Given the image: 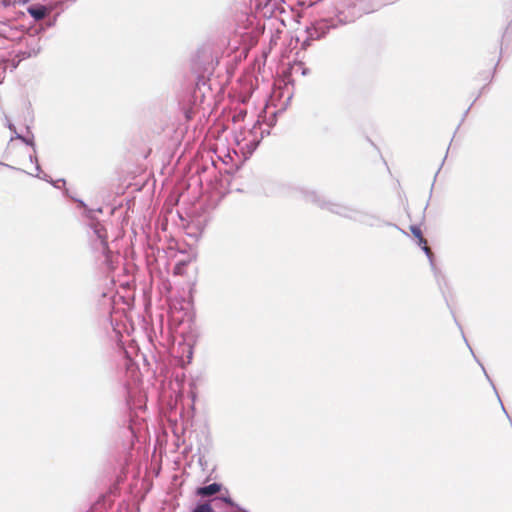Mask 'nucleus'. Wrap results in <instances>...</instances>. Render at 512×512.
<instances>
[{
  "label": "nucleus",
  "mask_w": 512,
  "mask_h": 512,
  "mask_svg": "<svg viewBox=\"0 0 512 512\" xmlns=\"http://www.w3.org/2000/svg\"><path fill=\"white\" fill-rule=\"evenodd\" d=\"M78 206L84 210L85 217L89 220V238L91 250L95 259L107 269L113 268V254L109 249L107 241V231L102 223H100L95 214L102 213V208L90 209L82 200H76Z\"/></svg>",
  "instance_id": "1"
},
{
  "label": "nucleus",
  "mask_w": 512,
  "mask_h": 512,
  "mask_svg": "<svg viewBox=\"0 0 512 512\" xmlns=\"http://www.w3.org/2000/svg\"><path fill=\"white\" fill-rule=\"evenodd\" d=\"M21 45H25V48L9 53L0 52V83L7 70L14 71L22 60L37 56L41 51L40 38L33 34H28Z\"/></svg>",
  "instance_id": "2"
},
{
  "label": "nucleus",
  "mask_w": 512,
  "mask_h": 512,
  "mask_svg": "<svg viewBox=\"0 0 512 512\" xmlns=\"http://www.w3.org/2000/svg\"><path fill=\"white\" fill-rule=\"evenodd\" d=\"M255 14L248 15L246 12H241L237 16L236 33L240 35L243 43H249L251 46L256 43V26L254 20Z\"/></svg>",
  "instance_id": "3"
},
{
  "label": "nucleus",
  "mask_w": 512,
  "mask_h": 512,
  "mask_svg": "<svg viewBox=\"0 0 512 512\" xmlns=\"http://www.w3.org/2000/svg\"><path fill=\"white\" fill-rule=\"evenodd\" d=\"M223 489V485L217 482L211 483L209 485H204L197 487L195 490L196 496L205 499V498H213L216 497L217 494Z\"/></svg>",
  "instance_id": "4"
},
{
  "label": "nucleus",
  "mask_w": 512,
  "mask_h": 512,
  "mask_svg": "<svg viewBox=\"0 0 512 512\" xmlns=\"http://www.w3.org/2000/svg\"><path fill=\"white\" fill-rule=\"evenodd\" d=\"M28 14L36 21L44 19L50 12L51 8L46 5L36 3L27 8Z\"/></svg>",
  "instance_id": "5"
},
{
  "label": "nucleus",
  "mask_w": 512,
  "mask_h": 512,
  "mask_svg": "<svg viewBox=\"0 0 512 512\" xmlns=\"http://www.w3.org/2000/svg\"><path fill=\"white\" fill-rule=\"evenodd\" d=\"M206 502H210L213 509H219V510H223V511H225L224 508L226 506L234 505V501L231 499V497L229 495L216 496V497H213V498L207 500Z\"/></svg>",
  "instance_id": "6"
},
{
  "label": "nucleus",
  "mask_w": 512,
  "mask_h": 512,
  "mask_svg": "<svg viewBox=\"0 0 512 512\" xmlns=\"http://www.w3.org/2000/svg\"><path fill=\"white\" fill-rule=\"evenodd\" d=\"M198 463L202 468V471L207 474L205 482H208L212 479V475L215 471V465L210 467L208 459H206L205 455H201L198 458Z\"/></svg>",
  "instance_id": "7"
},
{
  "label": "nucleus",
  "mask_w": 512,
  "mask_h": 512,
  "mask_svg": "<svg viewBox=\"0 0 512 512\" xmlns=\"http://www.w3.org/2000/svg\"><path fill=\"white\" fill-rule=\"evenodd\" d=\"M29 158H30V161H31L32 163H35V170H36V173H35V174H31V175H32V176H35V177H37V178L43 179V180H47V178H46V177H47V174L43 173V175H41V174H42V170H41V167H40V165H39V162H38V158H37V156H36V155H32V154H31V155L29 156Z\"/></svg>",
  "instance_id": "8"
},
{
  "label": "nucleus",
  "mask_w": 512,
  "mask_h": 512,
  "mask_svg": "<svg viewBox=\"0 0 512 512\" xmlns=\"http://www.w3.org/2000/svg\"><path fill=\"white\" fill-rule=\"evenodd\" d=\"M410 231L412 235L418 240L419 245L425 244L426 239L423 237L420 227L412 225L410 226Z\"/></svg>",
  "instance_id": "9"
},
{
  "label": "nucleus",
  "mask_w": 512,
  "mask_h": 512,
  "mask_svg": "<svg viewBox=\"0 0 512 512\" xmlns=\"http://www.w3.org/2000/svg\"><path fill=\"white\" fill-rule=\"evenodd\" d=\"M191 512H215L210 502L198 503Z\"/></svg>",
  "instance_id": "10"
},
{
  "label": "nucleus",
  "mask_w": 512,
  "mask_h": 512,
  "mask_svg": "<svg viewBox=\"0 0 512 512\" xmlns=\"http://www.w3.org/2000/svg\"><path fill=\"white\" fill-rule=\"evenodd\" d=\"M16 138L22 140L25 144L31 146L33 148L34 153L36 152L35 143L33 141V138L28 139L20 134H17V133H16Z\"/></svg>",
  "instance_id": "11"
},
{
  "label": "nucleus",
  "mask_w": 512,
  "mask_h": 512,
  "mask_svg": "<svg viewBox=\"0 0 512 512\" xmlns=\"http://www.w3.org/2000/svg\"><path fill=\"white\" fill-rule=\"evenodd\" d=\"M183 352H186L187 353V362L190 363L191 359H192V355H193V349H192V346L189 345V344H185L183 346Z\"/></svg>",
  "instance_id": "12"
},
{
  "label": "nucleus",
  "mask_w": 512,
  "mask_h": 512,
  "mask_svg": "<svg viewBox=\"0 0 512 512\" xmlns=\"http://www.w3.org/2000/svg\"><path fill=\"white\" fill-rule=\"evenodd\" d=\"M47 182H50L54 187L56 188H60V184L62 185H65V180L64 179H58L57 181H52L51 179H49V176L47 175Z\"/></svg>",
  "instance_id": "13"
},
{
  "label": "nucleus",
  "mask_w": 512,
  "mask_h": 512,
  "mask_svg": "<svg viewBox=\"0 0 512 512\" xmlns=\"http://www.w3.org/2000/svg\"><path fill=\"white\" fill-rule=\"evenodd\" d=\"M422 250L425 252V254L431 259L433 256V253L430 249V247L427 245V240L425 241V244L420 245Z\"/></svg>",
  "instance_id": "14"
},
{
  "label": "nucleus",
  "mask_w": 512,
  "mask_h": 512,
  "mask_svg": "<svg viewBox=\"0 0 512 512\" xmlns=\"http://www.w3.org/2000/svg\"><path fill=\"white\" fill-rule=\"evenodd\" d=\"M249 147L252 148V150L256 149V139H252L249 142Z\"/></svg>",
  "instance_id": "15"
},
{
  "label": "nucleus",
  "mask_w": 512,
  "mask_h": 512,
  "mask_svg": "<svg viewBox=\"0 0 512 512\" xmlns=\"http://www.w3.org/2000/svg\"><path fill=\"white\" fill-rule=\"evenodd\" d=\"M192 386H194L193 383L190 384V387H191L190 394H191L192 400L194 401L196 398V393L193 391Z\"/></svg>",
  "instance_id": "16"
},
{
  "label": "nucleus",
  "mask_w": 512,
  "mask_h": 512,
  "mask_svg": "<svg viewBox=\"0 0 512 512\" xmlns=\"http://www.w3.org/2000/svg\"><path fill=\"white\" fill-rule=\"evenodd\" d=\"M242 178V174H239L233 179V185H237L238 181Z\"/></svg>",
  "instance_id": "17"
},
{
  "label": "nucleus",
  "mask_w": 512,
  "mask_h": 512,
  "mask_svg": "<svg viewBox=\"0 0 512 512\" xmlns=\"http://www.w3.org/2000/svg\"><path fill=\"white\" fill-rule=\"evenodd\" d=\"M180 269H181V266H180L179 264H178V265H176V266H175V268H174V272H175V274L180 273Z\"/></svg>",
  "instance_id": "18"
},
{
  "label": "nucleus",
  "mask_w": 512,
  "mask_h": 512,
  "mask_svg": "<svg viewBox=\"0 0 512 512\" xmlns=\"http://www.w3.org/2000/svg\"><path fill=\"white\" fill-rule=\"evenodd\" d=\"M8 128H9L12 132L16 133V128H15V126H14L13 124H11V123H10V124L8 125Z\"/></svg>",
  "instance_id": "19"
},
{
  "label": "nucleus",
  "mask_w": 512,
  "mask_h": 512,
  "mask_svg": "<svg viewBox=\"0 0 512 512\" xmlns=\"http://www.w3.org/2000/svg\"><path fill=\"white\" fill-rule=\"evenodd\" d=\"M250 179H251V181H250V184L247 186V188H248V187H251V188L253 187V183H254V176H253V175H251V176H250Z\"/></svg>",
  "instance_id": "20"
},
{
  "label": "nucleus",
  "mask_w": 512,
  "mask_h": 512,
  "mask_svg": "<svg viewBox=\"0 0 512 512\" xmlns=\"http://www.w3.org/2000/svg\"><path fill=\"white\" fill-rule=\"evenodd\" d=\"M236 190L239 191V192H244V191H247V189L245 187H236Z\"/></svg>",
  "instance_id": "21"
},
{
  "label": "nucleus",
  "mask_w": 512,
  "mask_h": 512,
  "mask_svg": "<svg viewBox=\"0 0 512 512\" xmlns=\"http://www.w3.org/2000/svg\"><path fill=\"white\" fill-rule=\"evenodd\" d=\"M239 512H248V511H246L245 509L240 507Z\"/></svg>",
  "instance_id": "22"
},
{
  "label": "nucleus",
  "mask_w": 512,
  "mask_h": 512,
  "mask_svg": "<svg viewBox=\"0 0 512 512\" xmlns=\"http://www.w3.org/2000/svg\"><path fill=\"white\" fill-rule=\"evenodd\" d=\"M265 1V5H267L271 0H264Z\"/></svg>",
  "instance_id": "23"
},
{
  "label": "nucleus",
  "mask_w": 512,
  "mask_h": 512,
  "mask_svg": "<svg viewBox=\"0 0 512 512\" xmlns=\"http://www.w3.org/2000/svg\"><path fill=\"white\" fill-rule=\"evenodd\" d=\"M0 165H4L3 162H0ZM5 166L10 167L9 165L5 164Z\"/></svg>",
  "instance_id": "24"
}]
</instances>
